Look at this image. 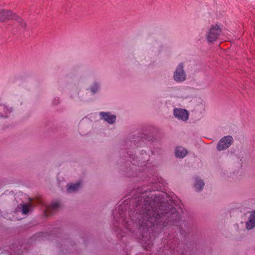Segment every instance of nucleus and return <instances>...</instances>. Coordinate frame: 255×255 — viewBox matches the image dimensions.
I'll return each mask as SVG.
<instances>
[{
    "label": "nucleus",
    "mask_w": 255,
    "mask_h": 255,
    "mask_svg": "<svg viewBox=\"0 0 255 255\" xmlns=\"http://www.w3.org/2000/svg\"><path fill=\"white\" fill-rule=\"evenodd\" d=\"M187 154V150L182 147H178L176 149L175 155L177 157L183 158Z\"/></svg>",
    "instance_id": "obj_11"
},
{
    "label": "nucleus",
    "mask_w": 255,
    "mask_h": 255,
    "mask_svg": "<svg viewBox=\"0 0 255 255\" xmlns=\"http://www.w3.org/2000/svg\"><path fill=\"white\" fill-rule=\"evenodd\" d=\"M144 197V196H142ZM141 203L136 205V223L139 225V229L145 232L149 228L156 226L159 229H163L168 225H175L179 220V214L167 211L165 204L163 202L160 195L151 194L144 198Z\"/></svg>",
    "instance_id": "obj_1"
},
{
    "label": "nucleus",
    "mask_w": 255,
    "mask_h": 255,
    "mask_svg": "<svg viewBox=\"0 0 255 255\" xmlns=\"http://www.w3.org/2000/svg\"><path fill=\"white\" fill-rule=\"evenodd\" d=\"M174 79L177 82H182L186 78V73L183 70V64L180 63L176 68L174 74Z\"/></svg>",
    "instance_id": "obj_5"
},
{
    "label": "nucleus",
    "mask_w": 255,
    "mask_h": 255,
    "mask_svg": "<svg viewBox=\"0 0 255 255\" xmlns=\"http://www.w3.org/2000/svg\"><path fill=\"white\" fill-rule=\"evenodd\" d=\"M81 187V183L78 182L76 183L67 185V191L69 193L74 192L79 189Z\"/></svg>",
    "instance_id": "obj_12"
},
{
    "label": "nucleus",
    "mask_w": 255,
    "mask_h": 255,
    "mask_svg": "<svg viewBox=\"0 0 255 255\" xmlns=\"http://www.w3.org/2000/svg\"><path fill=\"white\" fill-rule=\"evenodd\" d=\"M100 116L101 119L110 124H113L116 120V116L109 112H100Z\"/></svg>",
    "instance_id": "obj_8"
},
{
    "label": "nucleus",
    "mask_w": 255,
    "mask_h": 255,
    "mask_svg": "<svg viewBox=\"0 0 255 255\" xmlns=\"http://www.w3.org/2000/svg\"><path fill=\"white\" fill-rule=\"evenodd\" d=\"M233 142V138L231 135L223 137L218 142L217 145V150L220 151L229 148Z\"/></svg>",
    "instance_id": "obj_4"
},
{
    "label": "nucleus",
    "mask_w": 255,
    "mask_h": 255,
    "mask_svg": "<svg viewBox=\"0 0 255 255\" xmlns=\"http://www.w3.org/2000/svg\"><path fill=\"white\" fill-rule=\"evenodd\" d=\"M10 19L16 21L22 27L25 28L26 26L24 20L13 11L7 9H0V22H5Z\"/></svg>",
    "instance_id": "obj_2"
},
{
    "label": "nucleus",
    "mask_w": 255,
    "mask_h": 255,
    "mask_svg": "<svg viewBox=\"0 0 255 255\" xmlns=\"http://www.w3.org/2000/svg\"><path fill=\"white\" fill-rule=\"evenodd\" d=\"M13 109L0 101V118H7L12 113Z\"/></svg>",
    "instance_id": "obj_6"
},
{
    "label": "nucleus",
    "mask_w": 255,
    "mask_h": 255,
    "mask_svg": "<svg viewBox=\"0 0 255 255\" xmlns=\"http://www.w3.org/2000/svg\"><path fill=\"white\" fill-rule=\"evenodd\" d=\"M204 182L202 180L198 178H195L194 187L196 191H200L202 190L204 186Z\"/></svg>",
    "instance_id": "obj_13"
},
{
    "label": "nucleus",
    "mask_w": 255,
    "mask_h": 255,
    "mask_svg": "<svg viewBox=\"0 0 255 255\" xmlns=\"http://www.w3.org/2000/svg\"><path fill=\"white\" fill-rule=\"evenodd\" d=\"M60 204L58 202H52L50 205L46 207L45 214L46 215L51 214L53 212L58 210Z\"/></svg>",
    "instance_id": "obj_9"
},
{
    "label": "nucleus",
    "mask_w": 255,
    "mask_h": 255,
    "mask_svg": "<svg viewBox=\"0 0 255 255\" xmlns=\"http://www.w3.org/2000/svg\"><path fill=\"white\" fill-rule=\"evenodd\" d=\"M222 32L221 28L217 25H212L207 34V39L208 42L215 41Z\"/></svg>",
    "instance_id": "obj_3"
},
{
    "label": "nucleus",
    "mask_w": 255,
    "mask_h": 255,
    "mask_svg": "<svg viewBox=\"0 0 255 255\" xmlns=\"http://www.w3.org/2000/svg\"><path fill=\"white\" fill-rule=\"evenodd\" d=\"M20 206L21 207L22 214H26L29 212L31 206L30 204H21Z\"/></svg>",
    "instance_id": "obj_14"
},
{
    "label": "nucleus",
    "mask_w": 255,
    "mask_h": 255,
    "mask_svg": "<svg viewBox=\"0 0 255 255\" xmlns=\"http://www.w3.org/2000/svg\"><path fill=\"white\" fill-rule=\"evenodd\" d=\"M255 226V211L250 212L249 220L246 223V228L248 230H251Z\"/></svg>",
    "instance_id": "obj_10"
},
{
    "label": "nucleus",
    "mask_w": 255,
    "mask_h": 255,
    "mask_svg": "<svg viewBox=\"0 0 255 255\" xmlns=\"http://www.w3.org/2000/svg\"><path fill=\"white\" fill-rule=\"evenodd\" d=\"M174 116L179 120L186 121L188 119L189 114L186 110L175 108L173 111Z\"/></svg>",
    "instance_id": "obj_7"
}]
</instances>
